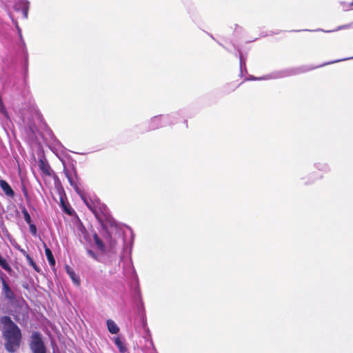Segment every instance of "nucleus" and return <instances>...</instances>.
Listing matches in <instances>:
<instances>
[{"instance_id": "1", "label": "nucleus", "mask_w": 353, "mask_h": 353, "mask_svg": "<svg viewBox=\"0 0 353 353\" xmlns=\"http://www.w3.org/2000/svg\"><path fill=\"white\" fill-rule=\"evenodd\" d=\"M0 322L3 325V336L6 340V348L9 352H14L20 345L21 330L10 316L1 317Z\"/></svg>"}, {"instance_id": "2", "label": "nucleus", "mask_w": 353, "mask_h": 353, "mask_svg": "<svg viewBox=\"0 0 353 353\" xmlns=\"http://www.w3.org/2000/svg\"><path fill=\"white\" fill-rule=\"evenodd\" d=\"M30 349L33 353H46L44 343L39 333L36 332L32 334Z\"/></svg>"}, {"instance_id": "3", "label": "nucleus", "mask_w": 353, "mask_h": 353, "mask_svg": "<svg viewBox=\"0 0 353 353\" xmlns=\"http://www.w3.org/2000/svg\"><path fill=\"white\" fill-rule=\"evenodd\" d=\"M0 187L6 196L14 197V192L6 181L0 179Z\"/></svg>"}, {"instance_id": "4", "label": "nucleus", "mask_w": 353, "mask_h": 353, "mask_svg": "<svg viewBox=\"0 0 353 353\" xmlns=\"http://www.w3.org/2000/svg\"><path fill=\"white\" fill-rule=\"evenodd\" d=\"M3 290L4 295L8 299H9L10 301H13L15 299L14 292L12 291V290L10 288L9 285L5 281H3Z\"/></svg>"}, {"instance_id": "5", "label": "nucleus", "mask_w": 353, "mask_h": 353, "mask_svg": "<svg viewBox=\"0 0 353 353\" xmlns=\"http://www.w3.org/2000/svg\"><path fill=\"white\" fill-rule=\"evenodd\" d=\"M107 327L108 331L111 334H117L119 332V327L111 319L107 321Z\"/></svg>"}, {"instance_id": "6", "label": "nucleus", "mask_w": 353, "mask_h": 353, "mask_svg": "<svg viewBox=\"0 0 353 353\" xmlns=\"http://www.w3.org/2000/svg\"><path fill=\"white\" fill-rule=\"evenodd\" d=\"M45 246V254L47 257V259L51 266L55 265V259L54 258V256L52 254V251L49 248L47 247L46 244H44Z\"/></svg>"}, {"instance_id": "7", "label": "nucleus", "mask_w": 353, "mask_h": 353, "mask_svg": "<svg viewBox=\"0 0 353 353\" xmlns=\"http://www.w3.org/2000/svg\"><path fill=\"white\" fill-rule=\"evenodd\" d=\"M93 239H94V243L97 245V246L98 247V248L101 252H104L105 250V246L103 241L99 237V236L97 233H94L93 234Z\"/></svg>"}, {"instance_id": "8", "label": "nucleus", "mask_w": 353, "mask_h": 353, "mask_svg": "<svg viewBox=\"0 0 353 353\" xmlns=\"http://www.w3.org/2000/svg\"><path fill=\"white\" fill-rule=\"evenodd\" d=\"M114 343L117 346L121 353H126L128 352L126 347L123 342L121 340L119 337H116L114 339Z\"/></svg>"}, {"instance_id": "9", "label": "nucleus", "mask_w": 353, "mask_h": 353, "mask_svg": "<svg viewBox=\"0 0 353 353\" xmlns=\"http://www.w3.org/2000/svg\"><path fill=\"white\" fill-rule=\"evenodd\" d=\"M65 269H66L67 273L70 275V276L72 279V281L74 283H76L77 284H79V279L76 276L74 272L68 265H66Z\"/></svg>"}, {"instance_id": "10", "label": "nucleus", "mask_w": 353, "mask_h": 353, "mask_svg": "<svg viewBox=\"0 0 353 353\" xmlns=\"http://www.w3.org/2000/svg\"><path fill=\"white\" fill-rule=\"evenodd\" d=\"M26 260L28 262V264L32 267V268L37 272H39L40 271V269L39 268V267L37 266V265L36 264V263L34 261V260L32 259V258L30 256V255H27L26 256Z\"/></svg>"}, {"instance_id": "11", "label": "nucleus", "mask_w": 353, "mask_h": 353, "mask_svg": "<svg viewBox=\"0 0 353 353\" xmlns=\"http://www.w3.org/2000/svg\"><path fill=\"white\" fill-rule=\"evenodd\" d=\"M39 168L46 175H50V172L49 171V166L46 165L44 161L41 160L39 162Z\"/></svg>"}, {"instance_id": "12", "label": "nucleus", "mask_w": 353, "mask_h": 353, "mask_svg": "<svg viewBox=\"0 0 353 353\" xmlns=\"http://www.w3.org/2000/svg\"><path fill=\"white\" fill-rule=\"evenodd\" d=\"M21 212L23 214L24 220L28 224H30L32 223L30 215L29 214L28 210L25 207L21 208Z\"/></svg>"}, {"instance_id": "13", "label": "nucleus", "mask_w": 353, "mask_h": 353, "mask_svg": "<svg viewBox=\"0 0 353 353\" xmlns=\"http://www.w3.org/2000/svg\"><path fill=\"white\" fill-rule=\"evenodd\" d=\"M0 265L5 270L8 271L10 270V267L7 263L6 260L1 257L0 255Z\"/></svg>"}, {"instance_id": "14", "label": "nucleus", "mask_w": 353, "mask_h": 353, "mask_svg": "<svg viewBox=\"0 0 353 353\" xmlns=\"http://www.w3.org/2000/svg\"><path fill=\"white\" fill-rule=\"evenodd\" d=\"M22 192H23V196L26 200V202L28 203L30 202V198L29 196V194H28V192L27 190V188L26 187L23 185L22 186Z\"/></svg>"}, {"instance_id": "15", "label": "nucleus", "mask_w": 353, "mask_h": 353, "mask_svg": "<svg viewBox=\"0 0 353 353\" xmlns=\"http://www.w3.org/2000/svg\"><path fill=\"white\" fill-rule=\"evenodd\" d=\"M61 205H62L64 211L68 214L71 215L72 214V209H71V208H68L62 199H61Z\"/></svg>"}, {"instance_id": "16", "label": "nucleus", "mask_w": 353, "mask_h": 353, "mask_svg": "<svg viewBox=\"0 0 353 353\" xmlns=\"http://www.w3.org/2000/svg\"><path fill=\"white\" fill-rule=\"evenodd\" d=\"M61 205H62L64 211L68 214L71 215L72 214V209H71V208H68L62 199H61Z\"/></svg>"}, {"instance_id": "17", "label": "nucleus", "mask_w": 353, "mask_h": 353, "mask_svg": "<svg viewBox=\"0 0 353 353\" xmlns=\"http://www.w3.org/2000/svg\"><path fill=\"white\" fill-rule=\"evenodd\" d=\"M29 225V227H30V232L33 234V235H35L37 234V227L36 225L32 223H30V224H28Z\"/></svg>"}, {"instance_id": "18", "label": "nucleus", "mask_w": 353, "mask_h": 353, "mask_svg": "<svg viewBox=\"0 0 353 353\" xmlns=\"http://www.w3.org/2000/svg\"><path fill=\"white\" fill-rule=\"evenodd\" d=\"M85 205H87V207L95 214V216H97V212H96V210L94 209V208L90 203H88L85 199H83Z\"/></svg>"}, {"instance_id": "19", "label": "nucleus", "mask_w": 353, "mask_h": 353, "mask_svg": "<svg viewBox=\"0 0 353 353\" xmlns=\"http://www.w3.org/2000/svg\"><path fill=\"white\" fill-rule=\"evenodd\" d=\"M88 254L91 256L92 257L93 259H97V254L91 250H88L87 251Z\"/></svg>"}, {"instance_id": "20", "label": "nucleus", "mask_w": 353, "mask_h": 353, "mask_svg": "<svg viewBox=\"0 0 353 353\" xmlns=\"http://www.w3.org/2000/svg\"><path fill=\"white\" fill-rule=\"evenodd\" d=\"M65 175H66V176H67V178H68V181H69L70 183L72 185H74V182H73V181H72V177L68 174V172H66V173H65Z\"/></svg>"}, {"instance_id": "21", "label": "nucleus", "mask_w": 353, "mask_h": 353, "mask_svg": "<svg viewBox=\"0 0 353 353\" xmlns=\"http://www.w3.org/2000/svg\"><path fill=\"white\" fill-rule=\"evenodd\" d=\"M19 250L26 258L27 255H29L23 249H20Z\"/></svg>"}, {"instance_id": "22", "label": "nucleus", "mask_w": 353, "mask_h": 353, "mask_svg": "<svg viewBox=\"0 0 353 353\" xmlns=\"http://www.w3.org/2000/svg\"><path fill=\"white\" fill-rule=\"evenodd\" d=\"M337 61H332L331 63H336Z\"/></svg>"}]
</instances>
